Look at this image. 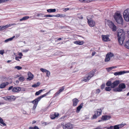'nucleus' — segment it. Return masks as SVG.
I'll return each instance as SVG.
<instances>
[{
  "mask_svg": "<svg viewBox=\"0 0 129 129\" xmlns=\"http://www.w3.org/2000/svg\"><path fill=\"white\" fill-rule=\"evenodd\" d=\"M21 90V88L19 87H14L12 90L13 92H17Z\"/></svg>",
  "mask_w": 129,
  "mask_h": 129,
  "instance_id": "nucleus-20",
  "label": "nucleus"
},
{
  "mask_svg": "<svg viewBox=\"0 0 129 129\" xmlns=\"http://www.w3.org/2000/svg\"><path fill=\"white\" fill-rule=\"evenodd\" d=\"M98 111L94 112L95 114L93 115V116L91 118L92 119H95L97 117L101 114L102 110L101 109H98Z\"/></svg>",
  "mask_w": 129,
  "mask_h": 129,
  "instance_id": "nucleus-9",
  "label": "nucleus"
},
{
  "mask_svg": "<svg viewBox=\"0 0 129 129\" xmlns=\"http://www.w3.org/2000/svg\"><path fill=\"white\" fill-rule=\"evenodd\" d=\"M29 129H39L38 127L36 126H35L34 127L31 126L29 128Z\"/></svg>",
  "mask_w": 129,
  "mask_h": 129,
  "instance_id": "nucleus-37",
  "label": "nucleus"
},
{
  "mask_svg": "<svg viewBox=\"0 0 129 129\" xmlns=\"http://www.w3.org/2000/svg\"><path fill=\"white\" fill-rule=\"evenodd\" d=\"M111 117V116L109 115H104L102 116L101 119L103 121L107 120L109 119Z\"/></svg>",
  "mask_w": 129,
  "mask_h": 129,
  "instance_id": "nucleus-15",
  "label": "nucleus"
},
{
  "mask_svg": "<svg viewBox=\"0 0 129 129\" xmlns=\"http://www.w3.org/2000/svg\"><path fill=\"white\" fill-rule=\"evenodd\" d=\"M108 129H114V126H111L108 128Z\"/></svg>",
  "mask_w": 129,
  "mask_h": 129,
  "instance_id": "nucleus-54",
  "label": "nucleus"
},
{
  "mask_svg": "<svg viewBox=\"0 0 129 129\" xmlns=\"http://www.w3.org/2000/svg\"><path fill=\"white\" fill-rule=\"evenodd\" d=\"M0 124L2 126H6V124L4 123L3 119L0 117Z\"/></svg>",
  "mask_w": 129,
  "mask_h": 129,
  "instance_id": "nucleus-22",
  "label": "nucleus"
},
{
  "mask_svg": "<svg viewBox=\"0 0 129 129\" xmlns=\"http://www.w3.org/2000/svg\"><path fill=\"white\" fill-rule=\"evenodd\" d=\"M40 84L39 82H38L36 84H35L32 85V87H36L39 86Z\"/></svg>",
  "mask_w": 129,
  "mask_h": 129,
  "instance_id": "nucleus-31",
  "label": "nucleus"
},
{
  "mask_svg": "<svg viewBox=\"0 0 129 129\" xmlns=\"http://www.w3.org/2000/svg\"><path fill=\"white\" fill-rule=\"evenodd\" d=\"M79 102V100L76 98H75L73 99L72 100V102L73 103V105H77Z\"/></svg>",
  "mask_w": 129,
  "mask_h": 129,
  "instance_id": "nucleus-17",
  "label": "nucleus"
},
{
  "mask_svg": "<svg viewBox=\"0 0 129 129\" xmlns=\"http://www.w3.org/2000/svg\"><path fill=\"white\" fill-rule=\"evenodd\" d=\"M54 114L55 116V118L58 117L59 115V114L58 113H55Z\"/></svg>",
  "mask_w": 129,
  "mask_h": 129,
  "instance_id": "nucleus-46",
  "label": "nucleus"
},
{
  "mask_svg": "<svg viewBox=\"0 0 129 129\" xmlns=\"http://www.w3.org/2000/svg\"><path fill=\"white\" fill-rule=\"evenodd\" d=\"M116 67H112L108 68H106V69L107 70L108 72H109L112 69L116 68Z\"/></svg>",
  "mask_w": 129,
  "mask_h": 129,
  "instance_id": "nucleus-29",
  "label": "nucleus"
},
{
  "mask_svg": "<svg viewBox=\"0 0 129 129\" xmlns=\"http://www.w3.org/2000/svg\"><path fill=\"white\" fill-rule=\"evenodd\" d=\"M36 122V121L35 120H34L32 122V123L33 124L35 123Z\"/></svg>",
  "mask_w": 129,
  "mask_h": 129,
  "instance_id": "nucleus-64",
  "label": "nucleus"
},
{
  "mask_svg": "<svg viewBox=\"0 0 129 129\" xmlns=\"http://www.w3.org/2000/svg\"><path fill=\"white\" fill-rule=\"evenodd\" d=\"M60 17H64L66 16V15L63 14H60Z\"/></svg>",
  "mask_w": 129,
  "mask_h": 129,
  "instance_id": "nucleus-43",
  "label": "nucleus"
},
{
  "mask_svg": "<svg viewBox=\"0 0 129 129\" xmlns=\"http://www.w3.org/2000/svg\"><path fill=\"white\" fill-rule=\"evenodd\" d=\"M114 17L116 21L118 23L123 24V20L122 17V15L120 13H115Z\"/></svg>",
  "mask_w": 129,
  "mask_h": 129,
  "instance_id": "nucleus-3",
  "label": "nucleus"
},
{
  "mask_svg": "<svg viewBox=\"0 0 129 129\" xmlns=\"http://www.w3.org/2000/svg\"><path fill=\"white\" fill-rule=\"evenodd\" d=\"M44 17H54L53 15H44Z\"/></svg>",
  "mask_w": 129,
  "mask_h": 129,
  "instance_id": "nucleus-39",
  "label": "nucleus"
},
{
  "mask_svg": "<svg viewBox=\"0 0 129 129\" xmlns=\"http://www.w3.org/2000/svg\"><path fill=\"white\" fill-rule=\"evenodd\" d=\"M22 67L19 66H17L15 67V68L17 69L18 70H20L22 69Z\"/></svg>",
  "mask_w": 129,
  "mask_h": 129,
  "instance_id": "nucleus-42",
  "label": "nucleus"
},
{
  "mask_svg": "<svg viewBox=\"0 0 129 129\" xmlns=\"http://www.w3.org/2000/svg\"><path fill=\"white\" fill-rule=\"evenodd\" d=\"M43 91V90H40L36 92L35 94V95H39Z\"/></svg>",
  "mask_w": 129,
  "mask_h": 129,
  "instance_id": "nucleus-33",
  "label": "nucleus"
},
{
  "mask_svg": "<svg viewBox=\"0 0 129 129\" xmlns=\"http://www.w3.org/2000/svg\"><path fill=\"white\" fill-rule=\"evenodd\" d=\"M111 87H106L105 88V89L106 91H110L111 90Z\"/></svg>",
  "mask_w": 129,
  "mask_h": 129,
  "instance_id": "nucleus-35",
  "label": "nucleus"
},
{
  "mask_svg": "<svg viewBox=\"0 0 129 129\" xmlns=\"http://www.w3.org/2000/svg\"><path fill=\"white\" fill-rule=\"evenodd\" d=\"M123 15L125 21H129V9L128 8L124 11Z\"/></svg>",
  "mask_w": 129,
  "mask_h": 129,
  "instance_id": "nucleus-7",
  "label": "nucleus"
},
{
  "mask_svg": "<svg viewBox=\"0 0 129 129\" xmlns=\"http://www.w3.org/2000/svg\"><path fill=\"white\" fill-rule=\"evenodd\" d=\"M105 86V84H102L101 86V88L102 89H103L104 88Z\"/></svg>",
  "mask_w": 129,
  "mask_h": 129,
  "instance_id": "nucleus-45",
  "label": "nucleus"
},
{
  "mask_svg": "<svg viewBox=\"0 0 129 129\" xmlns=\"http://www.w3.org/2000/svg\"><path fill=\"white\" fill-rule=\"evenodd\" d=\"M46 73V76L47 77H49L50 74V71L48 70Z\"/></svg>",
  "mask_w": 129,
  "mask_h": 129,
  "instance_id": "nucleus-40",
  "label": "nucleus"
},
{
  "mask_svg": "<svg viewBox=\"0 0 129 129\" xmlns=\"http://www.w3.org/2000/svg\"><path fill=\"white\" fill-rule=\"evenodd\" d=\"M51 118L52 119H54L55 118V116L54 114H52L51 115Z\"/></svg>",
  "mask_w": 129,
  "mask_h": 129,
  "instance_id": "nucleus-44",
  "label": "nucleus"
},
{
  "mask_svg": "<svg viewBox=\"0 0 129 129\" xmlns=\"http://www.w3.org/2000/svg\"><path fill=\"white\" fill-rule=\"evenodd\" d=\"M40 70L43 73H46L48 70L42 68L40 69Z\"/></svg>",
  "mask_w": 129,
  "mask_h": 129,
  "instance_id": "nucleus-36",
  "label": "nucleus"
},
{
  "mask_svg": "<svg viewBox=\"0 0 129 129\" xmlns=\"http://www.w3.org/2000/svg\"><path fill=\"white\" fill-rule=\"evenodd\" d=\"M10 0H0L1 3L6 2V1H8Z\"/></svg>",
  "mask_w": 129,
  "mask_h": 129,
  "instance_id": "nucleus-47",
  "label": "nucleus"
},
{
  "mask_svg": "<svg viewBox=\"0 0 129 129\" xmlns=\"http://www.w3.org/2000/svg\"><path fill=\"white\" fill-rule=\"evenodd\" d=\"M29 18V17L28 16H25L23 17L22 18L20 19L19 20V21H21L23 20H25L28 19Z\"/></svg>",
  "mask_w": 129,
  "mask_h": 129,
  "instance_id": "nucleus-25",
  "label": "nucleus"
},
{
  "mask_svg": "<svg viewBox=\"0 0 129 129\" xmlns=\"http://www.w3.org/2000/svg\"><path fill=\"white\" fill-rule=\"evenodd\" d=\"M73 43L74 44L79 45H82L84 43L83 41H76L74 42Z\"/></svg>",
  "mask_w": 129,
  "mask_h": 129,
  "instance_id": "nucleus-19",
  "label": "nucleus"
},
{
  "mask_svg": "<svg viewBox=\"0 0 129 129\" xmlns=\"http://www.w3.org/2000/svg\"><path fill=\"white\" fill-rule=\"evenodd\" d=\"M61 125L62 127L64 129H71L73 128V125L70 123H62Z\"/></svg>",
  "mask_w": 129,
  "mask_h": 129,
  "instance_id": "nucleus-8",
  "label": "nucleus"
},
{
  "mask_svg": "<svg viewBox=\"0 0 129 129\" xmlns=\"http://www.w3.org/2000/svg\"><path fill=\"white\" fill-rule=\"evenodd\" d=\"M10 101H14L15 100L16 98L15 96L12 95L10 96Z\"/></svg>",
  "mask_w": 129,
  "mask_h": 129,
  "instance_id": "nucleus-30",
  "label": "nucleus"
},
{
  "mask_svg": "<svg viewBox=\"0 0 129 129\" xmlns=\"http://www.w3.org/2000/svg\"><path fill=\"white\" fill-rule=\"evenodd\" d=\"M13 87L12 86H11L8 89V90H10L11 89H12V88Z\"/></svg>",
  "mask_w": 129,
  "mask_h": 129,
  "instance_id": "nucleus-63",
  "label": "nucleus"
},
{
  "mask_svg": "<svg viewBox=\"0 0 129 129\" xmlns=\"http://www.w3.org/2000/svg\"><path fill=\"white\" fill-rule=\"evenodd\" d=\"M82 108V105H79V106L77 107V110H76V112L77 113H78L81 109Z\"/></svg>",
  "mask_w": 129,
  "mask_h": 129,
  "instance_id": "nucleus-27",
  "label": "nucleus"
},
{
  "mask_svg": "<svg viewBox=\"0 0 129 129\" xmlns=\"http://www.w3.org/2000/svg\"><path fill=\"white\" fill-rule=\"evenodd\" d=\"M114 56L113 54L111 52H109L108 53L105 59V62H108L109 61L110 58Z\"/></svg>",
  "mask_w": 129,
  "mask_h": 129,
  "instance_id": "nucleus-10",
  "label": "nucleus"
},
{
  "mask_svg": "<svg viewBox=\"0 0 129 129\" xmlns=\"http://www.w3.org/2000/svg\"><path fill=\"white\" fill-rule=\"evenodd\" d=\"M117 36L119 44L122 45L125 38V32L123 29H121L118 30L117 33Z\"/></svg>",
  "mask_w": 129,
  "mask_h": 129,
  "instance_id": "nucleus-1",
  "label": "nucleus"
},
{
  "mask_svg": "<svg viewBox=\"0 0 129 129\" xmlns=\"http://www.w3.org/2000/svg\"><path fill=\"white\" fill-rule=\"evenodd\" d=\"M107 23L109 27L112 29V31H116V27L112 21L108 20L107 21Z\"/></svg>",
  "mask_w": 129,
  "mask_h": 129,
  "instance_id": "nucleus-5",
  "label": "nucleus"
},
{
  "mask_svg": "<svg viewBox=\"0 0 129 129\" xmlns=\"http://www.w3.org/2000/svg\"><path fill=\"white\" fill-rule=\"evenodd\" d=\"M56 11V10L55 9H50L47 10V11L49 13L54 12Z\"/></svg>",
  "mask_w": 129,
  "mask_h": 129,
  "instance_id": "nucleus-26",
  "label": "nucleus"
},
{
  "mask_svg": "<svg viewBox=\"0 0 129 129\" xmlns=\"http://www.w3.org/2000/svg\"><path fill=\"white\" fill-rule=\"evenodd\" d=\"M102 40L105 42L109 41L110 39L109 38V35H102L101 36Z\"/></svg>",
  "mask_w": 129,
  "mask_h": 129,
  "instance_id": "nucleus-11",
  "label": "nucleus"
},
{
  "mask_svg": "<svg viewBox=\"0 0 129 129\" xmlns=\"http://www.w3.org/2000/svg\"><path fill=\"white\" fill-rule=\"evenodd\" d=\"M42 124L43 125H46L47 124V123L46 122H44L42 123Z\"/></svg>",
  "mask_w": 129,
  "mask_h": 129,
  "instance_id": "nucleus-61",
  "label": "nucleus"
},
{
  "mask_svg": "<svg viewBox=\"0 0 129 129\" xmlns=\"http://www.w3.org/2000/svg\"><path fill=\"white\" fill-rule=\"evenodd\" d=\"M37 105H34L33 108V110H35L36 107Z\"/></svg>",
  "mask_w": 129,
  "mask_h": 129,
  "instance_id": "nucleus-57",
  "label": "nucleus"
},
{
  "mask_svg": "<svg viewBox=\"0 0 129 129\" xmlns=\"http://www.w3.org/2000/svg\"><path fill=\"white\" fill-rule=\"evenodd\" d=\"M49 92L50 91L48 92H47L44 94H43L40 96L38 97L37 98H36L33 101L31 102L32 103L34 104V105H37L38 104V102L42 98H43L47 95Z\"/></svg>",
  "mask_w": 129,
  "mask_h": 129,
  "instance_id": "nucleus-4",
  "label": "nucleus"
},
{
  "mask_svg": "<svg viewBox=\"0 0 129 129\" xmlns=\"http://www.w3.org/2000/svg\"><path fill=\"white\" fill-rule=\"evenodd\" d=\"M0 27H1V29H2V30H3L5 29L4 25L0 26Z\"/></svg>",
  "mask_w": 129,
  "mask_h": 129,
  "instance_id": "nucleus-53",
  "label": "nucleus"
},
{
  "mask_svg": "<svg viewBox=\"0 0 129 129\" xmlns=\"http://www.w3.org/2000/svg\"><path fill=\"white\" fill-rule=\"evenodd\" d=\"M114 129H119V127L118 125H115L114 126Z\"/></svg>",
  "mask_w": 129,
  "mask_h": 129,
  "instance_id": "nucleus-41",
  "label": "nucleus"
},
{
  "mask_svg": "<svg viewBox=\"0 0 129 129\" xmlns=\"http://www.w3.org/2000/svg\"><path fill=\"white\" fill-rule=\"evenodd\" d=\"M96 69H93L90 71L89 72L86 74L85 76L83 77V79L81 81L87 82L92 77L94 74V73L96 72Z\"/></svg>",
  "mask_w": 129,
  "mask_h": 129,
  "instance_id": "nucleus-2",
  "label": "nucleus"
},
{
  "mask_svg": "<svg viewBox=\"0 0 129 129\" xmlns=\"http://www.w3.org/2000/svg\"><path fill=\"white\" fill-rule=\"evenodd\" d=\"M100 90L99 89H97L96 90V93L98 94L100 93Z\"/></svg>",
  "mask_w": 129,
  "mask_h": 129,
  "instance_id": "nucleus-48",
  "label": "nucleus"
},
{
  "mask_svg": "<svg viewBox=\"0 0 129 129\" xmlns=\"http://www.w3.org/2000/svg\"><path fill=\"white\" fill-rule=\"evenodd\" d=\"M92 1V0H85V3H88Z\"/></svg>",
  "mask_w": 129,
  "mask_h": 129,
  "instance_id": "nucleus-49",
  "label": "nucleus"
},
{
  "mask_svg": "<svg viewBox=\"0 0 129 129\" xmlns=\"http://www.w3.org/2000/svg\"><path fill=\"white\" fill-rule=\"evenodd\" d=\"M112 83L111 81H108L106 83V85L107 86H111V87Z\"/></svg>",
  "mask_w": 129,
  "mask_h": 129,
  "instance_id": "nucleus-34",
  "label": "nucleus"
},
{
  "mask_svg": "<svg viewBox=\"0 0 129 129\" xmlns=\"http://www.w3.org/2000/svg\"><path fill=\"white\" fill-rule=\"evenodd\" d=\"M78 18L80 19H82L83 18V17L82 15L80 17H78Z\"/></svg>",
  "mask_w": 129,
  "mask_h": 129,
  "instance_id": "nucleus-62",
  "label": "nucleus"
},
{
  "mask_svg": "<svg viewBox=\"0 0 129 129\" xmlns=\"http://www.w3.org/2000/svg\"><path fill=\"white\" fill-rule=\"evenodd\" d=\"M126 124L124 123H122L121 124H118L119 126V128H121L123 127V126L126 125Z\"/></svg>",
  "mask_w": 129,
  "mask_h": 129,
  "instance_id": "nucleus-38",
  "label": "nucleus"
},
{
  "mask_svg": "<svg viewBox=\"0 0 129 129\" xmlns=\"http://www.w3.org/2000/svg\"><path fill=\"white\" fill-rule=\"evenodd\" d=\"M120 83V81L119 80H116L114 81L112 83L111 87L112 88H115L116 86H117Z\"/></svg>",
  "mask_w": 129,
  "mask_h": 129,
  "instance_id": "nucleus-13",
  "label": "nucleus"
},
{
  "mask_svg": "<svg viewBox=\"0 0 129 129\" xmlns=\"http://www.w3.org/2000/svg\"><path fill=\"white\" fill-rule=\"evenodd\" d=\"M65 88V86H62L59 88V90L56 92L55 94L56 95H57L58 94H59L60 93L63 92Z\"/></svg>",
  "mask_w": 129,
  "mask_h": 129,
  "instance_id": "nucleus-14",
  "label": "nucleus"
},
{
  "mask_svg": "<svg viewBox=\"0 0 129 129\" xmlns=\"http://www.w3.org/2000/svg\"><path fill=\"white\" fill-rule=\"evenodd\" d=\"M124 71H120L119 72H115L114 73V75L115 76H117L122 75L126 73Z\"/></svg>",
  "mask_w": 129,
  "mask_h": 129,
  "instance_id": "nucleus-18",
  "label": "nucleus"
},
{
  "mask_svg": "<svg viewBox=\"0 0 129 129\" xmlns=\"http://www.w3.org/2000/svg\"><path fill=\"white\" fill-rule=\"evenodd\" d=\"M79 0L80 2L85 3V0Z\"/></svg>",
  "mask_w": 129,
  "mask_h": 129,
  "instance_id": "nucleus-58",
  "label": "nucleus"
},
{
  "mask_svg": "<svg viewBox=\"0 0 129 129\" xmlns=\"http://www.w3.org/2000/svg\"><path fill=\"white\" fill-rule=\"evenodd\" d=\"M34 77V75L30 72L28 73V77L27 78V80H30L33 79Z\"/></svg>",
  "mask_w": 129,
  "mask_h": 129,
  "instance_id": "nucleus-16",
  "label": "nucleus"
},
{
  "mask_svg": "<svg viewBox=\"0 0 129 129\" xmlns=\"http://www.w3.org/2000/svg\"><path fill=\"white\" fill-rule=\"evenodd\" d=\"M15 25V24H8L5 26L4 25V26L5 29L10 26H11L12 25Z\"/></svg>",
  "mask_w": 129,
  "mask_h": 129,
  "instance_id": "nucleus-28",
  "label": "nucleus"
},
{
  "mask_svg": "<svg viewBox=\"0 0 129 129\" xmlns=\"http://www.w3.org/2000/svg\"><path fill=\"white\" fill-rule=\"evenodd\" d=\"M18 80L22 82L24 81V78L23 76H21L19 78Z\"/></svg>",
  "mask_w": 129,
  "mask_h": 129,
  "instance_id": "nucleus-32",
  "label": "nucleus"
},
{
  "mask_svg": "<svg viewBox=\"0 0 129 129\" xmlns=\"http://www.w3.org/2000/svg\"><path fill=\"white\" fill-rule=\"evenodd\" d=\"M87 19V22L89 25L90 27H92L95 25V21L92 19V18Z\"/></svg>",
  "mask_w": 129,
  "mask_h": 129,
  "instance_id": "nucleus-12",
  "label": "nucleus"
},
{
  "mask_svg": "<svg viewBox=\"0 0 129 129\" xmlns=\"http://www.w3.org/2000/svg\"><path fill=\"white\" fill-rule=\"evenodd\" d=\"M15 37V36H14L12 37L9 38L8 39L5 40L4 42L5 43H7L9 42V41H11L13 40V38Z\"/></svg>",
  "mask_w": 129,
  "mask_h": 129,
  "instance_id": "nucleus-24",
  "label": "nucleus"
},
{
  "mask_svg": "<svg viewBox=\"0 0 129 129\" xmlns=\"http://www.w3.org/2000/svg\"><path fill=\"white\" fill-rule=\"evenodd\" d=\"M60 14H58L56 15H53L54 17H59Z\"/></svg>",
  "mask_w": 129,
  "mask_h": 129,
  "instance_id": "nucleus-51",
  "label": "nucleus"
},
{
  "mask_svg": "<svg viewBox=\"0 0 129 129\" xmlns=\"http://www.w3.org/2000/svg\"><path fill=\"white\" fill-rule=\"evenodd\" d=\"M15 59L16 60H17L20 61V60L19 59V58H18V57H15Z\"/></svg>",
  "mask_w": 129,
  "mask_h": 129,
  "instance_id": "nucleus-60",
  "label": "nucleus"
},
{
  "mask_svg": "<svg viewBox=\"0 0 129 129\" xmlns=\"http://www.w3.org/2000/svg\"><path fill=\"white\" fill-rule=\"evenodd\" d=\"M18 55L19 56H23L22 53L21 52L19 53L18 54Z\"/></svg>",
  "mask_w": 129,
  "mask_h": 129,
  "instance_id": "nucleus-56",
  "label": "nucleus"
},
{
  "mask_svg": "<svg viewBox=\"0 0 129 129\" xmlns=\"http://www.w3.org/2000/svg\"><path fill=\"white\" fill-rule=\"evenodd\" d=\"M125 87L126 86L125 84L124 83H121L119 85L118 87L113 89V90L115 92H120L122 91V89H124Z\"/></svg>",
  "mask_w": 129,
  "mask_h": 129,
  "instance_id": "nucleus-6",
  "label": "nucleus"
},
{
  "mask_svg": "<svg viewBox=\"0 0 129 129\" xmlns=\"http://www.w3.org/2000/svg\"><path fill=\"white\" fill-rule=\"evenodd\" d=\"M9 84V83L7 82L5 83H3L0 85V88H2L5 87L6 86Z\"/></svg>",
  "mask_w": 129,
  "mask_h": 129,
  "instance_id": "nucleus-21",
  "label": "nucleus"
},
{
  "mask_svg": "<svg viewBox=\"0 0 129 129\" xmlns=\"http://www.w3.org/2000/svg\"><path fill=\"white\" fill-rule=\"evenodd\" d=\"M4 53V50H0V54L3 55Z\"/></svg>",
  "mask_w": 129,
  "mask_h": 129,
  "instance_id": "nucleus-52",
  "label": "nucleus"
},
{
  "mask_svg": "<svg viewBox=\"0 0 129 129\" xmlns=\"http://www.w3.org/2000/svg\"><path fill=\"white\" fill-rule=\"evenodd\" d=\"M124 46L127 49H129V39L124 44Z\"/></svg>",
  "mask_w": 129,
  "mask_h": 129,
  "instance_id": "nucleus-23",
  "label": "nucleus"
},
{
  "mask_svg": "<svg viewBox=\"0 0 129 129\" xmlns=\"http://www.w3.org/2000/svg\"><path fill=\"white\" fill-rule=\"evenodd\" d=\"M10 96H9L7 98L6 100L10 101Z\"/></svg>",
  "mask_w": 129,
  "mask_h": 129,
  "instance_id": "nucleus-59",
  "label": "nucleus"
},
{
  "mask_svg": "<svg viewBox=\"0 0 129 129\" xmlns=\"http://www.w3.org/2000/svg\"><path fill=\"white\" fill-rule=\"evenodd\" d=\"M69 9L68 8H66L64 9H63V11L64 12H66L68 10H69Z\"/></svg>",
  "mask_w": 129,
  "mask_h": 129,
  "instance_id": "nucleus-50",
  "label": "nucleus"
},
{
  "mask_svg": "<svg viewBox=\"0 0 129 129\" xmlns=\"http://www.w3.org/2000/svg\"><path fill=\"white\" fill-rule=\"evenodd\" d=\"M96 52L95 51L93 52L92 54V56H94L95 54H96Z\"/></svg>",
  "mask_w": 129,
  "mask_h": 129,
  "instance_id": "nucleus-55",
  "label": "nucleus"
}]
</instances>
